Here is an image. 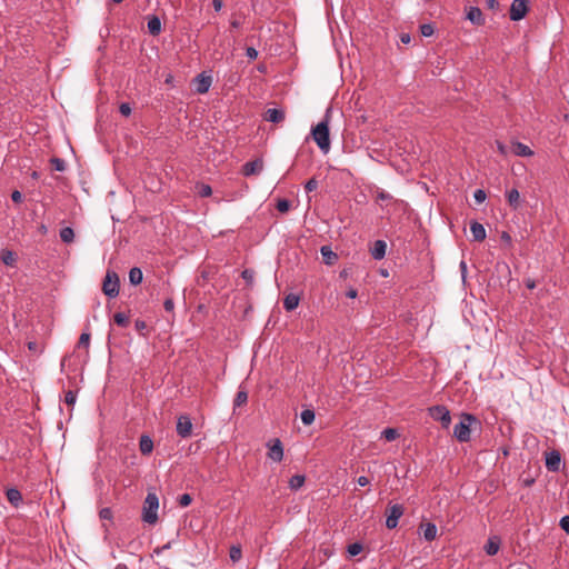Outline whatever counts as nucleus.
Segmentation results:
<instances>
[{
	"label": "nucleus",
	"instance_id": "nucleus-14",
	"mask_svg": "<svg viewBox=\"0 0 569 569\" xmlns=\"http://www.w3.org/2000/svg\"><path fill=\"white\" fill-rule=\"evenodd\" d=\"M320 252L322 256V261L327 266H333L338 261V254L332 251L331 247L322 246L320 248Z\"/></svg>",
	"mask_w": 569,
	"mask_h": 569
},
{
	"label": "nucleus",
	"instance_id": "nucleus-63",
	"mask_svg": "<svg viewBox=\"0 0 569 569\" xmlns=\"http://www.w3.org/2000/svg\"><path fill=\"white\" fill-rule=\"evenodd\" d=\"M400 40H401L402 43L408 44L410 42V40H411L410 34L409 33H402L400 36Z\"/></svg>",
	"mask_w": 569,
	"mask_h": 569
},
{
	"label": "nucleus",
	"instance_id": "nucleus-2",
	"mask_svg": "<svg viewBox=\"0 0 569 569\" xmlns=\"http://www.w3.org/2000/svg\"><path fill=\"white\" fill-rule=\"evenodd\" d=\"M159 499L156 493L149 492L144 499L142 508V520L149 525L158 521Z\"/></svg>",
	"mask_w": 569,
	"mask_h": 569
},
{
	"label": "nucleus",
	"instance_id": "nucleus-45",
	"mask_svg": "<svg viewBox=\"0 0 569 569\" xmlns=\"http://www.w3.org/2000/svg\"><path fill=\"white\" fill-rule=\"evenodd\" d=\"M318 188V181L315 178L309 179L306 184L305 189L307 192H311Z\"/></svg>",
	"mask_w": 569,
	"mask_h": 569
},
{
	"label": "nucleus",
	"instance_id": "nucleus-43",
	"mask_svg": "<svg viewBox=\"0 0 569 569\" xmlns=\"http://www.w3.org/2000/svg\"><path fill=\"white\" fill-rule=\"evenodd\" d=\"M192 502V497L189 493H183L179 497L180 507H188Z\"/></svg>",
	"mask_w": 569,
	"mask_h": 569
},
{
	"label": "nucleus",
	"instance_id": "nucleus-21",
	"mask_svg": "<svg viewBox=\"0 0 569 569\" xmlns=\"http://www.w3.org/2000/svg\"><path fill=\"white\" fill-rule=\"evenodd\" d=\"M148 31L152 36H158L161 32V21L159 17L151 16L148 18Z\"/></svg>",
	"mask_w": 569,
	"mask_h": 569
},
{
	"label": "nucleus",
	"instance_id": "nucleus-30",
	"mask_svg": "<svg viewBox=\"0 0 569 569\" xmlns=\"http://www.w3.org/2000/svg\"><path fill=\"white\" fill-rule=\"evenodd\" d=\"M305 480H306V478L302 475H295V476H292L290 478V480H289L290 489H292V490L300 489L303 486Z\"/></svg>",
	"mask_w": 569,
	"mask_h": 569
},
{
	"label": "nucleus",
	"instance_id": "nucleus-6",
	"mask_svg": "<svg viewBox=\"0 0 569 569\" xmlns=\"http://www.w3.org/2000/svg\"><path fill=\"white\" fill-rule=\"evenodd\" d=\"M405 508L402 505L395 503L390 505L386 511V527L388 529H395L398 526L399 519L402 517Z\"/></svg>",
	"mask_w": 569,
	"mask_h": 569
},
{
	"label": "nucleus",
	"instance_id": "nucleus-15",
	"mask_svg": "<svg viewBox=\"0 0 569 569\" xmlns=\"http://www.w3.org/2000/svg\"><path fill=\"white\" fill-rule=\"evenodd\" d=\"M387 243L383 240H377L370 250L371 257L375 260H381L386 256Z\"/></svg>",
	"mask_w": 569,
	"mask_h": 569
},
{
	"label": "nucleus",
	"instance_id": "nucleus-29",
	"mask_svg": "<svg viewBox=\"0 0 569 569\" xmlns=\"http://www.w3.org/2000/svg\"><path fill=\"white\" fill-rule=\"evenodd\" d=\"M0 258L6 266H13L16 262V254L11 250H2Z\"/></svg>",
	"mask_w": 569,
	"mask_h": 569
},
{
	"label": "nucleus",
	"instance_id": "nucleus-37",
	"mask_svg": "<svg viewBox=\"0 0 569 569\" xmlns=\"http://www.w3.org/2000/svg\"><path fill=\"white\" fill-rule=\"evenodd\" d=\"M382 436L387 441H393L398 438V431L393 428H387L382 431Z\"/></svg>",
	"mask_w": 569,
	"mask_h": 569
},
{
	"label": "nucleus",
	"instance_id": "nucleus-24",
	"mask_svg": "<svg viewBox=\"0 0 569 569\" xmlns=\"http://www.w3.org/2000/svg\"><path fill=\"white\" fill-rule=\"evenodd\" d=\"M143 273L142 270L138 267H133L129 271V281L133 286H138L142 282Z\"/></svg>",
	"mask_w": 569,
	"mask_h": 569
},
{
	"label": "nucleus",
	"instance_id": "nucleus-58",
	"mask_svg": "<svg viewBox=\"0 0 569 569\" xmlns=\"http://www.w3.org/2000/svg\"><path fill=\"white\" fill-rule=\"evenodd\" d=\"M170 548H171V542H167L166 545H163V546H161V547H157V548L153 550V552H154L156 555H160V553H162L164 550H168V549H170Z\"/></svg>",
	"mask_w": 569,
	"mask_h": 569
},
{
	"label": "nucleus",
	"instance_id": "nucleus-19",
	"mask_svg": "<svg viewBox=\"0 0 569 569\" xmlns=\"http://www.w3.org/2000/svg\"><path fill=\"white\" fill-rule=\"evenodd\" d=\"M139 449L142 455H144V456L150 455L153 450L152 439L147 435H142L140 437V441H139Z\"/></svg>",
	"mask_w": 569,
	"mask_h": 569
},
{
	"label": "nucleus",
	"instance_id": "nucleus-25",
	"mask_svg": "<svg viewBox=\"0 0 569 569\" xmlns=\"http://www.w3.org/2000/svg\"><path fill=\"white\" fill-rule=\"evenodd\" d=\"M7 499L11 505L17 507L22 501V495L18 489L10 488L7 490Z\"/></svg>",
	"mask_w": 569,
	"mask_h": 569
},
{
	"label": "nucleus",
	"instance_id": "nucleus-59",
	"mask_svg": "<svg viewBox=\"0 0 569 569\" xmlns=\"http://www.w3.org/2000/svg\"><path fill=\"white\" fill-rule=\"evenodd\" d=\"M212 6H213L214 10L218 12L221 10V8L223 6V0H212Z\"/></svg>",
	"mask_w": 569,
	"mask_h": 569
},
{
	"label": "nucleus",
	"instance_id": "nucleus-54",
	"mask_svg": "<svg viewBox=\"0 0 569 569\" xmlns=\"http://www.w3.org/2000/svg\"><path fill=\"white\" fill-rule=\"evenodd\" d=\"M485 4L490 10H497L499 8V2L497 0H485Z\"/></svg>",
	"mask_w": 569,
	"mask_h": 569
},
{
	"label": "nucleus",
	"instance_id": "nucleus-61",
	"mask_svg": "<svg viewBox=\"0 0 569 569\" xmlns=\"http://www.w3.org/2000/svg\"><path fill=\"white\" fill-rule=\"evenodd\" d=\"M358 292L356 289L353 288H350L347 292H346V296L350 299H355L357 297Z\"/></svg>",
	"mask_w": 569,
	"mask_h": 569
},
{
	"label": "nucleus",
	"instance_id": "nucleus-23",
	"mask_svg": "<svg viewBox=\"0 0 569 569\" xmlns=\"http://www.w3.org/2000/svg\"><path fill=\"white\" fill-rule=\"evenodd\" d=\"M423 528V537L427 541H432L437 537V527L432 522H427L425 525H421Z\"/></svg>",
	"mask_w": 569,
	"mask_h": 569
},
{
	"label": "nucleus",
	"instance_id": "nucleus-22",
	"mask_svg": "<svg viewBox=\"0 0 569 569\" xmlns=\"http://www.w3.org/2000/svg\"><path fill=\"white\" fill-rule=\"evenodd\" d=\"M300 298L295 293H289L283 299V308L287 311L295 310L299 305Z\"/></svg>",
	"mask_w": 569,
	"mask_h": 569
},
{
	"label": "nucleus",
	"instance_id": "nucleus-5",
	"mask_svg": "<svg viewBox=\"0 0 569 569\" xmlns=\"http://www.w3.org/2000/svg\"><path fill=\"white\" fill-rule=\"evenodd\" d=\"M429 416L436 420L440 421L443 429H448L451 423V416L450 411L447 409V407L438 405L430 407L428 409Z\"/></svg>",
	"mask_w": 569,
	"mask_h": 569
},
{
	"label": "nucleus",
	"instance_id": "nucleus-34",
	"mask_svg": "<svg viewBox=\"0 0 569 569\" xmlns=\"http://www.w3.org/2000/svg\"><path fill=\"white\" fill-rule=\"evenodd\" d=\"M113 321L119 327H127L129 325V317L123 312H117L113 316Z\"/></svg>",
	"mask_w": 569,
	"mask_h": 569
},
{
	"label": "nucleus",
	"instance_id": "nucleus-50",
	"mask_svg": "<svg viewBox=\"0 0 569 569\" xmlns=\"http://www.w3.org/2000/svg\"><path fill=\"white\" fill-rule=\"evenodd\" d=\"M101 519L109 520L112 518V510L110 508H102L99 512Z\"/></svg>",
	"mask_w": 569,
	"mask_h": 569
},
{
	"label": "nucleus",
	"instance_id": "nucleus-62",
	"mask_svg": "<svg viewBox=\"0 0 569 569\" xmlns=\"http://www.w3.org/2000/svg\"><path fill=\"white\" fill-rule=\"evenodd\" d=\"M525 283H526V287H527L528 289H530V290H532V289H535V288H536V281H535L533 279H530V278H529V279H527V280L525 281Z\"/></svg>",
	"mask_w": 569,
	"mask_h": 569
},
{
	"label": "nucleus",
	"instance_id": "nucleus-8",
	"mask_svg": "<svg viewBox=\"0 0 569 569\" xmlns=\"http://www.w3.org/2000/svg\"><path fill=\"white\" fill-rule=\"evenodd\" d=\"M268 447V458L274 462H280L283 459V446L280 439L276 438L270 440L267 443Z\"/></svg>",
	"mask_w": 569,
	"mask_h": 569
},
{
	"label": "nucleus",
	"instance_id": "nucleus-49",
	"mask_svg": "<svg viewBox=\"0 0 569 569\" xmlns=\"http://www.w3.org/2000/svg\"><path fill=\"white\" fill-rule=\"evenodd\" d=\"M560 528L569 535V516H563L559 521Z\"/></svg>",
	"mask_w": 569,
	"mask_h": 569
},
{
	"label": "nucleus",
	"instance_id": "nucleus-20",
	"mask_svg": "<svg viewBox=\"0 0 569 569\" xmlns=\"http://www.w3.org/2000/svg\"><path fill=\"white\" fill-rule=\"evenodd\" d=\"M512 152L519 157H530L533 154V151L527 144L518 141L512 143Z\"/></svg>",
	"mask_w": 569,
	"mask_h": 569
},
{
	"label": "nucleus",
	"instance_id": "nucleus-51",
	"mask_svg": "<svg viewBox=\"0 0 569 569\" xmlns=\"http://www.w3.org/2000/svg\"><path fill=\"white\" fill-rule=\"evenodd\" d=\"M163 308L167 312H172L174 310V302L171 298H167L163 302Z\"/></svg>",
	"mask_w": 569,
	"mask_h": 569
},
{
	"label": "nucleus",
	"instance_id": "nucleus-55",
	"mask_svg": "<svg viewBox=\"0 0 569 569\" xmlns=\"http://www.w3.org/2000/svg\"><path fill=\"white\" fill-rule=\"evenodd\" d=\"M496 144H497V149H498L499 153L502 156H507V153H508L507 146L505 143H502L501 141H496Z\"/></svg>",
	"mask_w": 569,
	"mask_h": 569
},
{
	"label": "nucleus",
	"instance_id": "nucleus-11",
	"mask_svg": "<svg viewBox=\"0 0 569 569\" xmlns=\"http://www.w3.org/2000/svg\"><path fill=\"white\" fill-rule=\"evenodd\" d=\"M263 169V161L261 159H254L248 161L242 166V174L246 177L259 174Z\"/></svg>",
	"mask_w": 569,
	"mask_h": 569
},
{
	"label": "nucleus",
	"instance_id": "nucleus-52",
	"mask_svg": "<svg viewBox=\"0 0 569 569\" xmlns=\"http://www.w3.org/2000/svg\"><path fill=\"white\" fill-rule=\"evenodd\" d=\"M246 56L247 58H249L250 60H254L257 59L258 57V51L253 48V47H248L246 49Z\"/></svg>",
	"mask_w": 569,
	"mask_h": 569
},
{
	"label": "nucleus",
	"instance_id": "nucleus-47",
	"mask_svg": "<svg viewBox=\"0 0 569 569\" xmlns=\"http://www.w3.org/2000/svg\"><path fill=\"white\" fill-rule=\"evenodd\" d=\"M486 197H487V194H486L485 190H482V189H477L473 193V198L478 203L483 202L486 200Z\"/></svg>",
	"mask_w": 569,
	"mask_h": 569
},
{
	"label": "nucleus",
	"instance_id": "nucleus-13",
	"mask_svg": "<svg viewBox=\"0 0 569 569\" xmlns=\"http://www.w3.org/2000/svg\"><path fill=\"white\" fill-rule=\"evenodd\" d=\"M466 18L475 26H483L485 18L482 11L478 7H469Z\"/></svg>",
	"mask_w": 569,
	"mask_h": 569
},
{
	"label": "nucleus",
	"instance_id": "nucleus-41",
	"mask_svg": "<svg viewBox=\"0 0 569 569\" xmlns=\"http://www.w3.org/2000/svg\"><path fill=\"white\" fill-rule=\"evenodd\" d=\"M90 333L89 332H82L80 335V338H79V341H78V347H83L86 349L89 348V345H90Z\"/></svg>",
	"mask_w": 569,
	"mask_h": 569
},
{
	"label": "nucleus",
	"instance_id": "nucleus-64",
	"mask_svg": "<svg viewBox=\"0 0 569 569\" xmlns=\"http://www.w3.org/2000/svg\"><path fill=\"white\" fill-rule=\"evenodd\" d=\"M116 569H128V567L124 563H118Z\"/></svg>",
	"mask_w": 569,
	"mask_h": 569
},
{
	"label": "nucleus",
	"instance_id": "nucleus-57",
	"mask_svg": "<svg viewBox=\"0 0 569 569\" xmlns=\"http://www.w3.org/2000/svg\"><path fill=\"white\" fill-rule=\"evenodd\" d=\"M11 199L13 202L16 203H19L22 201V193L18 190H14L12 193H11Z\"/></svg>",
	"mask_w": 569,
	"mask_h": 569
},
{
	"label": "nucleus",
	"instance_id": "nucleus-40",
	"mask_svg": "<svg viewBox=\"0 0 569 569\" xmlns=\"http://www.w3.org/2000/svg\"><path fill=\"white\" fill-rule=\"evenodd\" d=\"M76 400H77V391H73V390H68L66 393H64V402L72 407L74 403H76Z\"/></svg>",
	"mask_w": 569,
	"mask_h": 569
},
{
	"label": "nucleus",
	"instance_id": "nucleus-35",
	"mask_svg": "<svg viewBox=\"0 0 569 569\" xmlns=\"http://www.w3.org/2000/svg\"><path fill=\"white\" fill-rule=\"evenodd\" d=\"M50 163L56 171H64L66 162L63 159L53 157L50 159Z\"/></svg>",
	"mask_w": 569,
	"mask_h": 569
},
{
	"label": "nucleus",
	"instance_id": "nucleus-28",
	"mask_svg": "<svg viewBox=\"0 0 569 569\" xmlns=\"http://www.w3.org/2000/svg\"><path fill=\"white\" fill-rule=\"evenodd\" d=\"M60 238L64 243H71L74 240V231L70 227H64L60 230Z\"/></svg>",
	"mask_w": 569,
	"mask_h": 569
},
{
	"label": "nucleus",
	"instance_id": "nucleus-17",
	"mask_svg": "<svg viewBox=\"0 0 569 569\" xmlns=\"http://www.w3.org/2000/svg\"><path fill=\"white\" fill-rule=\"evenodd\" d=\"M264 120L273 123H279L284 120V112L281 109H268L264 113Z\"/></svg>",
	"mask_w": 569,
	"mask_h": 569
},
{
	"label": "nucleus",
	"instance_id": "nucleus-53",
	"mask_svg": "<svg viewBox=\"0 0 569 569\" xmlns=\"http://www.w3.org/2000/svg\"><path fill=\"white\" fill-rule=\"evenodd\" d=\"M27 346H28V349L30 351H32L33 353L41 352V348L39 347L38 342H36V341H29Z\"/></svg>",
	"mask_w": 569,
	"mask_h": 569
},
{
	"label": "nucleus",
	"instance_id": "nucleus-1",
	"mask_svg": "<svg viewBox=\"0 0 569 569\" xmlns=\"http://www.w3.org/2000/svg\"><path fill=\"white\" fill-rule=\"evenodd\" d=\"M330 113L331 108H328L323 119L311 129V136L319 149L327 153L330 149V132H329V122H330Z\"/></svg>",
	"mask_w": 569,
	"mask_h": 569
},
{
	"label": "nucleus",
	"instance_id": "nucleus-33",
	"mask_svg": "<svg viewBox=\"0 0 569 569\" xmlns=\"http://www.w3.org/2000/svg\"><path fill=\"white\" fill-rule=\"evenodd\" d=\"M196 189H197V193L201 197V198H207V197H210L211 193H212V189L209 184H206V183H198L196 186Z\"/></svg>",
	"mask_w": 569,
	"mask_h": 569
},
{
	"label": "nucleus",
	"instance_id": "nucleus-56",
	"mask_svg": "<svg viewBox=\"0 0 569 569\" xmlns=\"http://www.w3.org/2000/svg\"><path fill=\"white\" fill-rule=\"evenodd\" d=\"M137 331L142 332L147 328V323L143 320L137 319L134 322Z\"/></svg>",
	"mask_w": 569,
	"mask_h": 569
},
{
	"label": "nucleus",
	"instance_id": "nucleus-32",
	"mask_svg": "<svg viewBox=\"0 0 569 569\" xmlns=\"http://www.w3.org/2000/svg\"><path fill=\"white\" fill-rule=\"evenodd\" d=\"M300 417H301V420H302L303 425L309 426V425H311L315 421L316 415H315L313 410L305 409L301 412Z\"/></svg>",
	"mask_w": 569,
	"mask_h": 569
},
{
	"label": "nucleus",
	"instance_id": "nucleus-46",
	"mask_svg": "<svg viewBox=\"0 0 569 569\" xmlns=\"http://www.w3.org/2000/svg\"><path fill=\"white\" fill-rule=\"evenodd\" d=\"M376 199L377 201H390L392 200V196L385 190H380L377 192Z\"/></svg>",
	"mask_w": 569,
	"mask_h": 569
},
{
	"label": "nucleus",
	"instance_id": "nucleus-18",
	"mask_svg": "<svg viewBox=\"0 0 569 569\" xmlns=\"http://www.w3.org/2000/svg\"><path fill=\"white\" fill-rule=\"evenodd\" d=\"M500 548V538L495 536L488 539L483 549L489 556H495L499 551Z\"/></svg>",
	"mask_w": 569,
	"mask_h": 569
},
{
	"label": "nucleus",
	"instance_id": "nucleus-44",
	"mask_svg": "<svg viewBox=\"0 0 569 569\" xmlns=\"http://www.w3.org/2000/svg\"><path fill=\"white\" fill-rule=\"evenodd\" d=\"M500 239H501V241L505 243V246L507 248H511L512 247V238L509 234V232L502 231L501 234H500Z\"/></svg>",
	"mask_w": 569,
	"mask_h": 569
},
{
	"label": "nucleus",
	"instance_id": "nucleus-39",
	"mask_svg": "<svg viewBox=\"0 0 569 569\" xmlns=\"http://www.w3.org/2000/svg\"><path fill=\"white\" fill-rule=\"evenodd\" d=\"M420 32L423 37H431L435 32V27L431 23H423L420 26Z\"/></svg>",
	"mask_w": 569,
	"mask_h": 569
},
{
	"label": "nucleus",
	"instance_id": "nucleus-12",
	"mask_svg": "<svg viewBox=\"0 0 569 569\" xmlns=\"http://www.w3.org/2000/svg\"><path fill=\"white\" fill-rule=\"evenodd\" d=\"M197 87L196 92L199 94L207 93L211 87L212 78L210 76H206L204 73H200L194 79Z\"/></svg>",
	"mask_w": 569,
	"mask_h": 569
},
{
	"label": "nucleus",
	"instance_id": "nucleus-4",
	"mask_svg": "<svg viewBox=\"0 0 569 569\" xmlns=\"http://www.w3.org/2000/svg\"><path fill=\"white\" fill-rule=\"evenodd\" d=\"M120 280L116 271L108 270L102 283V291L109 298H116L119 295Z\"/></svg>",
	"mask_w": 569,
	"mask_h": 569
},
{
	"label": "nucleus",
	"instance_id": "nucleus-38",
	"mask_svg": "<svg viewBox=\"0 0 569 569\" xmlns=\"http://www.w3.org/2000/svg\"><path fill=\"white\" fill-rule=\"evenodd\" d=\"M241 277L247 282L248 286H252L253 284V279H254V271L253 270L244 269L241 272Z\"/></svg>",
	"mask_w": 569,
	"mask_h": 569
},
{
	"label": "nucleus",
	"instance_id": "nucleus-26",
	"mask_svg": "<svg viewBox=\"0 0 569 569\" xmlns=\"http://www.w3.org/2000/svg\"><path fill=\"white\" fill-rule=\"evenodd\" d=\"M248 401V392L244 388H242V386L239 387V390L236 395V398L233 400V407L237 408V407H241L243 405H246Z\"/></svg>",
	"mask_w": 569,
	"mask_h": 569
},
{
	"label": "nucleus",
	"instance_id": "nucleus-31",
	"mask_svg": "<svg viewBox=\"0 0 569 569\" xmlns=\"http://www.w3.org/2000/svg\"><path fill=\"white\" fill-rule=\"evenodd\" d=\"M229 556L232 562H238L242 558V550L240 545L230 547Z\"/></svg>",
	"mask_w": 569,
	"mask_h": 569
},
{
	"label": "nucleus",
	"instance_id": "nucleus-60",
	"mask_svg": "<svg viewBox=\"0 0 569 569\" xmlns=\"http://www.w3.org/2000/svg\"><path fill=\"white\" fill-rule=\"evenodd\" d=\"M357 482L359 486L365 487V486L369 485L370 481L367 477L361 476L358 478Z\"/></svg>",
	"mask_w": 569,
	"mask_h": 569
},
{
	"label": "nucleus",
	"instance_id": "nucleus-42",
	"mask_svg": "<svg viewBox=\"0 0 569 569\" xmlns=\"http://www.w3.org/2000/svg\"><path fill=\"white\" fill-rule=\"evenodd\" d=\"M363 547L359 542H355L348 546V552L350 556H357L362 551Z\"/></svg>",
	"mask_w": 569,
	"mask_h": 569
},
{
	"label": "nucleus",
	"instance_id": "nucleus-16",
	"mask_svg": "<svg viewBox=\"0 0 569 569\" xmlns=\"http://www.w3.org/2000/svg\"><path fill=\"white\" fill-rule=\"evenodd\" d=\"M470 230L475 241H483L486 239V229L483 224L478 221H471Z\"/></svg>",
	"mask_w": 569,
	"mask_h": 569
},
{
	"label": "nucleus",
	"instance_id": "nucleus-7",
	"mask_svg": "<svg viewBox=\"0 0 569 569\" xmlns=\"http://www.w3.org/2000/svg\"><path fill=\"white\" fill-rule=\"evenodd\" d=\"M528 12V0H513L510 7V20L519 21L525 18Z\"/></svg>",
	"mask_w": 569,
	"mask_h": 569
},
{
	"label": "nucleus",
	"instance_id": "nucleus-9",
	"mask_svg": "<svg viewBox=\"0 0 569 569\" xmlns=\"http://www.w3.org/2000/svg\"><path fill=\"white\" fill-rule=\"evenodd\" d=\"M177 433L181 438H188L192 432V422L189 416L182 415L178 418L177 421Z\"/></svg>",
	"mask_w": 569,
	"mask_h": 569
},
{
	"label": "nucleus",
	"instance_id": "nucleus-48",
	"mask_svg": "<svg viewBox=\"0 0 569 569\" xmlns=\"http://www.w3.org/2000/svg\"><path fill=\"white\" fill-rule=\"evenodd\" d=\"M119 111L122 116L129 117L131 114V107L128 102H122L119 107Z\"/></svg>",
	"mask_w": 569,
	"mask_h": 569
},
{
	"label": "nucleus",
	"instance_id": "nucleus-36",
	"mask_svg": "<svg viewBox=\"0 0 569 569\" xmlns=\"http://www.w3.org/2000/svg\"><path fill=\"white\" fill-rule=\"evenodd\" d=\"M290 207L291 202L287 199H279L276 204L277 210L282 213L289 211Z\"/></svg>",
	"mask_w": 569,
	"mask_h": 569
},
{
	"label": "nucleus",
	"instance_id": "nucleus-27",
	"mask_svg": "<svg viewBox=\"0 0 569 569\" xmlns=\"http://www.w3.org/2000/svg\"><path fill=\"white\" fill-rule=\"evenodd\" d=\"M507 200L508 203L513 208L517 209L519 207V200H520V193L517 189H511L507 192Z\"/></svg>",
	"mask_w": 569,
	"mask_h": 569
},
{
	"label": "nucleus",
	"instance_id": "nucleus-3",
	"mask_svg": "<svg viewBox=\"0 0 569 569\" xmlns=\"http://www.w3.org/2000/svg\"><path fill=\"white\" fill-rule=\"evenodd\" d=\"M477 418L470 413H462L460 421L453 428V437L460 442L470 440V428Z\"/></svg>",
	"mask_w": 569,
	"mask_h": 569
},
{
	"label": "nucleus",
	"instance_id": "nucleus-10",
	"mask_svg": "<svg viewBox=\"0 0 569 569\" xmlns=\"http://www.w3.org/2000/svg\"><path fill=\"white\" fill-rule=\"evenodd\" d=\"M546 468L551 472L560 470L561 455L558 450H551L546 453Z\"/></svg>",
	"mask_w": 569,
	"mask_h": 569
}]
</instances>
